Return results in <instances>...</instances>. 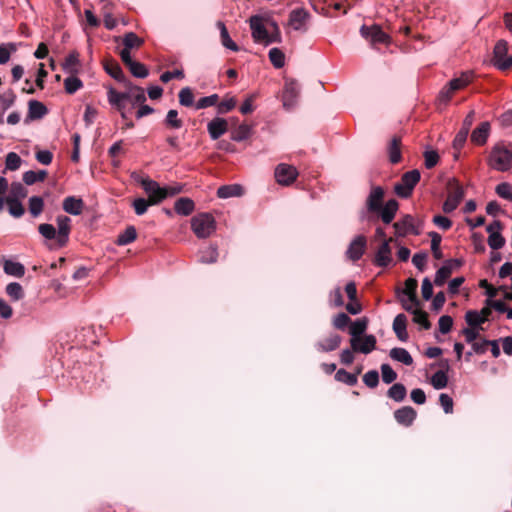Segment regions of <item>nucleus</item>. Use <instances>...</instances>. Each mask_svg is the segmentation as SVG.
I'll return each mask as SVG.
<instances>
[{
  "label": "nucleus",
  "instance_id": "obj_31",
  "mask_svg": "<svg viewBox=\"0 0 512 512\" xmlns=\"http://www.w3.org/2000/svg\"><path fill=\"white\" fill-rule=\"evenodd\" d=\"M47 114L46 106L37 101L30 100L28 103V117L32 120L41 119Z\"/></svg>",
  "mask_w": 512,
  "mask_h": 512
},
{
  "label": "nucleus",
  "instance_id": "obj_9",
  "mask_svg": "<svg viewBox=\"0 0 512 512\" xmlns=\"http://www.w3.org/2000/svg\"><path fill=\"white\" fill-rule=\"evenodd\" d=\"M274 174L278 184L289 186L296 180L298 171L292 165L281 163L275 168Z\"/></svg>",
  "mask_w": 512,
  "mask_h": 512
},
{
  "label": "nucleus",
  "instance_id": "obj_54",
  "mask_svg": "<svg viewBox=\"0 0 512 512\" xmlns=\"http://www.w3.org/2000/svg\"><path fill=\"white\" fill-rule=\"evenodd\" d=\"M64 87H65V91L68 94H74L80 88L83 87V83H82V81L78 77H75V76L72 75L70 77H67L64 80Z\"/></svg>",
  "mask_w": 512,
  "mask_h": 512
},
{
  "label": "nucleus",
  "instance_id": "obj_41",
  "mask_svg": "<svg viewBox=\"0 0 512 512\" xmlns=\"http://www.w3.org/2000/svg\"><path fill=\"white\" fill-rule=\"evenodd\" d=\"M6 204L8 205V212L14 218H20L24 215L25 209L20 201L15 198H6Z\"/></svg>",
  "mask_w": 512,
  "mask_h": 512
},
{
  "label": "nucleus",
  "instance_id": "obj_3",
  "mask_svg": "<svg viewBox=\"0 0 512 512\" xmlns=\"http://www.w3.org/2000/svg\"><path fill=\"white\" fill-rule=\"evenodd\" d=\"M447 199L442 209L445 213L453 212L465 196L464 188L456 178H450L446 184Z\"/></svg>",
  "mask_w": 512,
  "mask_h": 512
},
{
  "label": "nucleus",
  "instance_id": "obj_52",
  "mask_svg": "<svg viewBox=\"0 0 512 512\" xmlns=\"http://www.w3.org/2000/svg\"><path fill=\"white\" fill-rule=\"evenodd\" d=\"M27 193L28 191L22 183L13 182L11 184L10 194L6 198H15L17 201H20V199H23L27 196Z\"/></svg>",
  "mask_w": 512,
  "mask_h": 512
},
{
  "label": "nucleus",
  "instance_id": "obj_37",
  "mask_svg": "<svg viewBox=\"0 0 512 512\" xmlns=\"http://www.w3.org/2000/svg\"><path fill=\"white\" fill-rule=\"evenodd\" d=\"M406 394V387L402 383H394L387 391V396L395 402H402Z\"/></svg>",
  "mask_w": 512,
  "mask_h": 512
},
{
  "label": "nucleus",
  "instance_id": "obj_21",
  "mask_svg": "<svg viewBox=\"0 0 512 512\" xmlns=\"http://www.w3.org/2000/svg\"><path fill=\"white\" fill-rule=\"evenodd\" d=\"M368 320L367 318H359L351 323L349 327V333L351 335L350 345L354 346L355 342H360V337L364 335L367 330Z\"/></svg>",
  "mask_w": 512,
  "mask_h": 512
},
{
  "label": "nucleus",
  "instance_id": "obj_45",
  "mask_svg": "<svg viewBox=\"0 0 512 512\" xmlns=\"http://www.w3.org/2000/svg\"><path fill=\"white\" fill-rule=\"evenodd\" d=\"M47 176V172L45 170L33 171L29 170L23 174V181L26 185H33L38 181H44Z\"/></svg>",
  "mask_w": 512,
  "mask_h": 512
},
{
  "label": "nucleus",
  "instance_id": "obj_39",
  "mask_svg": "<svg viewBox=\"0 0 512 512\" xmlns=\"http://www.w3.org/2000/svg\"><path fill=\"white\" fill-rule=\"evenodd\" d=\"M28 209L32 217L36 218L43 212L44 201L40 196H31L28 200Z\"/></svg>",
  "mask_w": 512,
  "mask_h": 512
},
{
  "label": "nucleus",
  "instance_id": "obj_64",
  "mask_svg": "<svg viewBox=\"0 0 512 512\" xmlns=\"http://www.w3.org/2000/svg\"><path fill=\"white\" fill-rule=\"evenodd\" d=\"M497 195L505 200L512 202V185L508 182H502L496 186Z\"/></svg>",
  "mask_w": 512,
  "mask_h": 512
},
{
  "label": "nucleus",
  "instance_id": "obj_46",
  "mask_svg": "<svg viewBox=\"0 0 512 512\" xmlns=\"http://www.w3.org/2000/svg\"><path fill=\"white\" fill-rule=\"evenodd\" d=\"M164 123L171 129H180L183 126V121L178 117V111L175 109L167 112Z\"/></svg>",
  "mask_w": 512,
  "mask_h": 512
},
{
  "label": "nucleus",
  "instance_id": "obj_23",
  "mask_svg": "<svg viewBox=\"0 0 512 512\" xmlns=\"http://www.w3.org/2000/svg\"><path fill=\"white\" fill-rule=\"evenodd\" d=\"M126 88V101H131L133 104H142L146 101L143 88L133 85L128 81L126 82Z\"/></svg>",
  "mask_w": 512,
  "mask_h": 512
},
{
  "label": "nucleus",
  "instance_id": "obj_29",
  "mask_svg": "<svg viewBox=\"0 0 512 512\" xmlns=\"http://www.w3.org/2000/svg\"><path fill=\"white\" fill-rule=\"evenodd\" d=\"M216 25L220 31L221 44L231 51H239V46L231 39L225 24L222 21H218Z\"/></svg>",
  "mask_w": 512,
  "mask_h": 512
},
{
  "label": "nucleus",
  "instance_id": "obj_12",
  "mask_svg": "<svg viewBox=\"0 0 512 512\" xmlns=\"http://www.w3.org/2000/svg\"><path fill=\"white\" fill-rule=\"evenodd\" d=\"M393 242V238L384 239L382 244L379 246L374 257V264L378 267L385 268L389 266L392 261V249L390 243Z\"/></svg>",
  "mask_w": 512,
  "mask_h": 512
},
{
  "label": "nucleus",
  "instance_id": "obj_47",
  "mask_svg": "<svg viewBox=\"0 0 512 512\" xmlns=\"http://www.w3.org/2000/svg\"><path fill=\"white\" fill-rule=\"evenodd\" d=\"M269 60L275 68H282L285 65V55L279 48H271L269 53Z\"/></svg>",
  "mask_w": 512,
  "mask_h": 512
},
{
  "label": "nucleus",
  "instance_id": "obj_43",
  "mask_svg": "<svg viewBox=\"0 0 512 512\" xmlns=\"http://www.w3.org/2000/svg\"><path fill=\"white\" fill-rule=\"evenodd\" d=\"M136 237V229L133 226H129L121 234H119L116 243L120 246L128 245L132 243Z\"/></svg>",
  "mask_w": 512,
  "mask_h": 512
},
{
  "label": "nucleus",
  "instance_id": "obj_44",
  "mask_svg": "<svg viewBox=\"0 0 512 512\" xmlns=\"http://www.w3.org/2000/svg\"><path fill=\"white\" fill-rule=\"evenodd\" d=\"M431 385L436 390L443 389L448 384V377L445 370H439L435 372L430 379Z\"/></svg>",
  "mask_w": 512,
  "mask_h": 512
},
{
  "label": "nucleus",
  "instance_id": "obj_26",
  "mask_svg": "<svg viewBox=\"0 0 512 512\" xmlns=\"http://www.w3.org/2000/svg\"><path fill=\"white\" fill-rule=\"evenodd\" d=\"M84 208V202L81 198L68 196L63 200V210L71 215H80Z\"/></svg>",
  "mask_w": 512,
  "mask_h": 512
},
{
  "label": "nucleus",
  "instance_id": "obj_4",
  "mask_svg": "<svg viewBox=\"0 0 512 512\" xmlns=\"http://www.w3.org/2000/svg\"><path fill=\"white\" fill-rule=\"evenodd\" d=\"M140 184L148 195V200L151 204L156 205L166 199L169 195H174L180 191V189L168 191L167 188L161 187L158 182L150 178H141Z\"/></svg>",
  "mask_w": 512,
  "mask_h": 512
},
{
  "label": "nucleus",
  "instance_id": "obj_14",
  "mask_svg": "<svg viewBox=\"0 0 512 512\" xmlns=\"http://www.w3.org/2000/svg\"><path fill=\"white\" fill-rule=\"evenodd\" d=\"M57 222V247L62 248L66 246L69 241L71 231V219L68 216H58Z\"/></svg>",
  "mask_w": 512,
  "mask_h": 512
},
{
  "label": "nucleus",
  "instance_id": "obj_30",
  "mask_svg": "<svg viewBox=\"0 0 512 512\" xmlns=\"http://www.w3.org/2000/svg\"><path fill=\"white\" fill-rule=\"evenodd\" d=\"M79 66V54L77 52H71L68 54L64 63L62 64L64 72L71 75L77 74L79 72Z\"/></svg>",
  "mask_w": 512,
  "mask_h": 512
},
{
  "label": "nucleus",
  "instance_id": "obj_16",
  "mask_svg": "<svg viewBox=\"0 0 512 512\" xmlns=\"http://www.w3.org/2000/svg\"><path fill=\"white\" fill-rule=\"evenodd\" d=\"M309 18V13L303 8H297L289 14V26L295 31H306V22Z\"/></svg>",
  "mask_w": 512,
  "mask_h": 512
},
{
  "label": "nucleus",
  "instance_id": "obj_17",
  "mask_svg": "<svg viewBox=\"0 0 512 512\" xmlns=\"http://www.w3.org/2000/svg\"><path fill=\"white\" fill-rule=\"evenodd\" d=\"M366 237L364 235H357L350 243L347 249V256L352 261H358L364 254L366 248Z\"/></svg>",
  "mask_w": 512,
  "mask_h": 512
},
{
  "label": "nucleus",
  "instance_id": "obj_35",
  "mask_svg": "<svg viewBox=\"0 0 512 512\" xmlns=\"http://www.w3.org/2000/svg\"><path fill=\"white\" fill-rule=\"evenodd\" d=\"M218 259V249L214 245H210L199 251V261L205 264L215 263Z\"/></svg>",
  "mask_w": 512,
  "mask_h": 512
},
{
  "label": "nucleus",
  "instance_id": "obj_63",
  "mask_svg": "<svg viewBox=\"0 0 512 512\" xmlns=\"http://www.w3.org/2000/svg\"><path fill=\"white\" fill-rule=\"evenodd\" d=\"M259 94L257 92L249 94L240 106V112L244 115L250 114L254 111L253 102L257 99Z\"/></svg>",
  "mask_w": 512,
  "mask_h": 512
},
{
  "label": "nucleus",
  "instance_id": "obj_13",
  "mask_svg": "<svg viewBox=\"0 0 512 512\" xmlns=\"http://www.w3.org/2000/svg\"><path fill=\"white\" fill-rule=\"evenodd\" d=\"M361 36L369 41L372 45L386 43L388 35L377 25H363L360 29Z\"/></svg>",
  "mask_w": 512,
  "mask_h": 512
},
{
  "label": "nucleus",
  "instance_id": "obj_33",
  "mask_svg": "<svg viewBox=\"0 0 512 512\" xmlns=\"http://www.w3.org/2000/svg\"><path fill=\"white\" fill-rule=\"evenodd\" d=\"M194 202L190 198L182 197L179 198L174 204V210L177 214L188 216L194 210Z\"/></svg>",
  "mask_w": 512,
  "mask_h": 512
},
{
  "label": "nucleus",
  "instance_id": "obj_2",
  "mask_svg": "<svg viewBox=\"0 0 512 512\" xmlns=\"http://www.w3.org/2000/svg\"><path fill=\"white\" fill-rule=\"evenodd\" d=\"M489 167L493 170L506 172L512 167V150L503 142L496 143L487 159Z\"/></svg>",
  "mask_w": 512,
  "mask_h": 512
},
{
  "label": "nucleus",
  "instance_id": "obj_36",
  "mask_svg": "<svg viewBox=\"0 0 512 512\" xmlns=\"http://www.w3.org/2000/svg\"><path fill=\"white\" fill-rule=\"evenodd\" d=\"M3 269L6 274L14 277H22L25 274V267L13 260H4Z\"/></svg>",
  "mask_w": 512,
  "mask_h": 512
},
{
  "label": "nucleus",
  "instance_id": "obj_34",
  "mask_svg": "<svg viewBox=\"0 0 512 512\" xmlns=\"http://www.w3.org/2000/svg\"><path fill=\"white\" fill-rule=\"evenodd\" d=\"M389 355L393 360L398 361L404 365L410 366L413 364V358L405 348H392Z\"/></svg>",
  "mask_w": 512,
  "mask_h": 512
},
{
  "label": "nucleus",
  "instance_id": "obj_19",
  "mask_svg": "<svg viewBox=\"0 0 512 512\" xmlns=\"http://www.w3.org/2000/svg\"><path fill=\"white\" fill-rule=\"evenodd\" d=\"M417 413L411 406H404L394 412V418L400 425L411 426L416 419Z\"/></svg>",
  "mask_w": 512,
  "mask_h": 512
},
{
  "label": "nucleus",
  "instance_id": "obj_7",
  "mask_svg": "<svg viewBox=\"0 0 512 512\" xmlns=\"http://www.w3.org/2000/svg\"><path fill=\"white\" fill-rule=\"evenodd\" d=\"M507 53L508 42L502 39L497 41L493 50V65L501 71L512 68V55Z\"/></svg>",
  "mask_w": 512,
  "mask_h": 512
},
{
  "label": "nucleus",
  "instance_id": "obj_32",
  "mask_svg": "<svg viewBox=\"0 0 512 512\" xmlns=\"http://www.w3.org/2000/svg\"><path fill=\"white\" fill-rule=\"evenodd\" d=\"M389 160L392 164H396L401 160V139L393 137L387 148Z\"/></svg>",
  "mask_w": 512,
  "mask_h": 512
},
{
  "label": "nucleus",
  "instance_id": "obj_49",
  "mask_svg": "<svg viewBox=\"0 0 512 512\" xmlns=\"http://www.w3.org/2000/svg\"><path fill=\"white\" fill-rule=\"evenodd\" d=\"M6 293L13 301H19L24 297L23 288L17 282L9 283L6 286Z\"/></svg>",
  "mask_w": 512,
  "mask_h": 512
},
{
  "label": "nucleus",
  "instance_id": "obj_57",
  "mask_svg": "<svg viewBox=\"0 0 512 512\" xmlns=\"http://www.w3.org/2000/svg\"><path fill=\"white\" fill-rule=\"evenodd\" d=\"M22 159L15 152H9L6 155L5 167L7 170L16 171L20 168Z\"/></svg>",
  "mask_w": 512,
  "mask_h": 512
},
{
  "label": "nucleus",
  "instance_id": "obj_18",
  "mask_svg": "<svg viewBox=\"0 0 512 512\" xmlns=\"http://www.w3.org/2000/svg\"><path fill=\"white\" fill-rule=\"evenodd\" d=\"M491 133V125L488 121L481 122L472 132H471V142L478 146H483L487 143V140Z\"/></svg>",
  "mask_w": 512,
  "mask_h": 512
},
{
  "label": "nucleus",
  "instance_id": "obj_8",
  "mask_svg": "<svg viewBox=\"0 0 512 512\" xmlns=\"http://www.w3.org/2000/svg\"><path fill=\"white\" fill-rule=\"evenodd\" d=\"M396 237H405L408 234L419 235L420 227L417 226L414 217L410 214L404 215L401 219L393 223Z\"/></svg>",
  "mask_w": 512,
  "mask_h": 512
},
{
  "label": "nucleus",
  "instance_id": "obj_61",
  "mask_svg": "<svg viewBox=\"0 0 512 512\" xmlns=\"http://www.w3.org/2000/svg\"><path fill=\"white\" fill-rule=\"evenodd\" d=\"M382 381L386 384H391L397 379V373L392 369L389 364H382L381 367Z\"/></svg>",
  "mask_w": 512,
  "mask_h": 512
},
{
  "label": "nucleus",
  "instance_id": "obj_59",
  "mask_svg": "<svg viewBox=\"0 0 512 512\" xmlns=\"http://www.w3.org/2000/svg\"><path fill=\"white\" fill-rule=\"evenodd\" d=\"M15 51L16 45L14 43L0 44V65L6 64L10 59L11 53Z\"/></svg>",
  "mask_w": 512,
  "mask_h": 512
},
{
  "label": "nucleus",
  "instance_id": "obj_48",
  "mask_svg": "<svg viewBox=\"0 0 512 512\" xmlns=\"http://www.w3.org/2000/svg\"><path fill=\"white\" fill-rule=\"evenodd\" d=\"M144 43V40L136 35L134 32L126 33L123 37L124 48L131 50L133 48L140 47Z\"/></svg>",
  "mask_w": 512,
  "mask_h": 512
},
{
  "label": "nucleus",
  "instance_id": "obj_5",
  "mask_svg": "<svg viewBox=\"0 0 512 512\" xmlns=\"http://www.w3.org/2000/svg\"><path fill=\"white\" fill-rule=\"evenodd\" d=\"M191 228L198 238H207L216 230L215 219L208 213L196 215L191 219Z\"/></svg>",
  "mask_w": 512,
  "mask_h": 512
},
{
  "label": "nucleus",
  "instance_id": "obj_50",
  "mask_svg": "<svg viewBox=\"0 0 512 512\" xmlns=\"http://www.w3.org/2000/svg\"><path fill=\"white\" fill-rule=\"evenodd\" d=\"M417 286H418V282L416 279L408 278L405 281V288L401 291H398V293L401 295H409V301L413 302L415 300V297H417V295H416Z\"/></svg>",
  "mask_w": 512,
  "mask_h": 512
},
{
  "label": "nucleus",
  "instance_id": "obj_42",
  "mask_svg": "<svg viewBox=\"0 0 512 512\" xmlns=\"http://www.w3.org/2000/svg\"><path fill=\"white\" fill-rule=\"evenodd\" d=\"M465 321L470 327L483 330L481 325L485 323L483 316L476 310H469L465 314Z\"/></svg>",
  "mask_w": 512,
  "mask_h": 512
},
{
  "label": "nucleus",
  "instance_id": "obj_62",
  "mask_svg": "<svg viewBox=\"0 0 512 512\" xmlns=\"http://www.w3.org/2000/svg\"><path fill=\"white\" fill-rule=\"evenodd\" d=\"M218 100H219L218 94H212L209 96L202 97L196 102L195 108L197 110H200V109H205V108L214 106L217 104Z\"/></svg>",
  "mask_w": 512,
  "mask_h": 512
},
{
  "label": "nucleus",
  "instance_id": "obj_6",
  "mask_svg": "<svg viewBox=\"0 0 512 512\" xmlns=\"http://www.w3.org/2000/svg\"><path fill=\"white\" fill-rule=\"evenodd\" d=\"M421 174L419 170L413 169L404 173L399 182L394 186L395 193L401 198H408L411 196L413 189L420 181Z\"/></svg>",
  "mask_w": 512,
  "mask_h": 512
},
{
  "label": "nucleus",
  "instance_id": "obj_55",
  "mask_svg": "<svg viewBox=\"0 0 512 512\" xmlns=\"http://www.w3.org/2000/svg\"><path fill=\"white\" fill-rule=\"evenodd\" d=\"M335 379L343 382L349 386H354L357 383V376L344 369H339L335 374Z\"/></svg>",
  "mask_w": 512,
  "mask_h": 512
},
{
  "label": "nucleus",
  "instance_id": "obj_60",
  "mask_svg": "<svg viewBox=\"0 0 512 512\" xmlns=\"http://www.w3.org/2000/svg\"><path fill=\"white\" fill-rule=\"evenodd\" d=\"M131 74L137 78H146L149 75V71L146 66L140 62L134 61L128 66Z\"/></svg>",
  "mask_w": 512,
  "mask_h": 512
},
{
  "label": "nucleus",
  "instance_id": "obj_15",
  "mask_svg": "<svg viewBox=\"0 0 512 512\" xmlns=\"http://www.w3.org/2000/svg\"><path fill=\"white\" fill-rule=\"evenodd\" d=\"M300 87L299 84L295 80H287L285 82L284 91H283V106L286 109H291L295 106L298 95H299Z\"/></svg>",
  "mask_w": 512,
  "mask_h": 512
},
{
  "label": "nucleus",
  "instance_id": "obj_38",
  "mask_svg": "<svg viewBox=\"0 0 512 512\" xmlns=\"http://www.w3.org/2000/svg\"><path fill=\"white\" fill-rule=\"evenodd\" d=\"M252 133V127L245 123L240 124L237 128L232 130L231 139L236 142H242L250 137Z\"/></svg>",
  "mask_w": 512,
  "mask_h": 512
},
{
  "label": "nucleus",
  "instance_id": "obj_28",
  "mask_svg": "<svg viewBox=\"0 0 512 512\" xmlns=\"http://www.w3.org/2000/svg\"><path fill=\"white\" fill-rule=\"evenodd\" d=\"M243 192V187L240 184L223 185L218 188L217 196L221 199H227L242 196Z\"/></svg>",
  "mask_w": 512,
  "mask_h": 512
},
{
  "label": "nucleus",
  "instance_id": "obj_51",
  "mask_svg": "<svg viewBox=\"0 0 512 512\" xmlns=\"http://www.w3.org/2000/svg\"><path fill=\"white\" fill-rule=\"evenodd\" d=\"M471 81L470 74L463 73L460 77L454 78L448 82V85L450 86V90H453L454 92L466 87Z\"/></svg>",
  "mask_w": 512,
  "mask_h": 512
},
{
  "label": "nucleus",
  "instance_id": "obj_20",
  "mask_svg": "<svg viewBox=\"0 0 512 512\" xmlns=\"http://www.w3.org/2000/svg\"><path fill=\"white\" fill-rule=\"evenodd\" d=\"M227 129V121L219 117L212 119L207 125V130L212 140L219 139L227 132Z\"/></svg>",
  "mask_w": 512,
  "mask_h": 512
},
{
  "label": "nucleus",
  "instance_id": "obj_56",
  "mask_svg": "<svg viewBox=\"0 0 512 512\" xmlns=\"http://www.w3.org/2000/svg\"><path fill=\"white\" fill-rule=\"evenodd\" d=\"M38 232L46 239V240H55L57 244V233L56 228L52 224L43 223L38 226Z\"/></svg>",
  "mask_w": 512,
  "mask_h": 512
},
{
  "label": "nucleus",
  "instance_id": "obj_24",
  "mask_svg": "<svg viewBox=\"0 0 512 512\" xmlns=\"http://www.w3.org/2000/svg\"><path fill=\"white\" fill-rule=\"evenodd\" d=\"M342 342V338L338 334H331L329 337L315 344V348L319 352H330L336 350Z\"/></svg>",
  "mask_w": 512,
  "mask_h": 512
},
{
  "label": "nucleus",
  "instance_id": "obj_25",
  "mask_svg": "<svg viewBox=\"0 0 512 512\" xmlns=\"http://www.w3.org/2000/svg\"><path fill=\"white\" fill-rule=\"evenodd\" d=\"M393 331L396 334L397 338L405 342L408 339L407 333V317L405 314H398L393 320Z\"/></svg>",
  "mask_w": 512,
  "mask_h": 512
},
{
  "label": "nucleus",
  "instance_id": "obj_53",
  "mask_svg": "<svg viewBox=\"0 0 512 512\" xmlns=\"http://www.w3.org/2000/svg\"><path fill=\"white\" fill-rule=\"evenodd\" d=\"M429 237L431 238V250L435 259H442L443 254L440 251L441 235L437 232H430Z\"/></svg>",
  "mask_w": 512,
  "mask_h": 512
},
{
  "label": "nucleus",
  "instance_id": "obj_1",
  "mask_svg": "<svg viewBox=\"0 0 512 512\" xmlns=\"http://www.w3.org/2000/svg\"><path fill=\"white\" fill-rule=\"evenodd\" d=\"M399 203L396 199L385 201V190L379 185H372L365 199L363 207L358 212L361 222H372L380 219L384 224H391L394 220Z\"/></svg>",
  "mask_w": 512,
  "mask_h": 512
},
{
  "label": "nucleus",
  "instance_id": "obj_27",
  "mask_svg": "<svg viewBox=\"0 0 512 512\" xmlns=\"http://www.w3.org/2000/svg\"><path fill=\"white\" fill-rule=\"evenodd\" d=\"M107 98L109 104L116 110H123L126 108V91L118 92L114 88H109Z\"/></svg>",
  "mask_w": 512,
  "mask_h": 512
},
{
  "label": "nucleus",
  "instance_id": "obj_10",
  "mask_svg": "<svg viewBox=\"0 0 512 512\" xmlns=\"http://www.w3.org/2000/svg\"><path fill=\"white\" fill-rule=\"evenodd\" d=\"M265 17L261 15H253L249 19L252 37L255 42L265 44L268 39L269 32L264 26Z\"/></svg>",
  "mask_w": 512,
  "mask_h": 512
},
{
  "label": "nucleus",
  "instance_id": "obj_40",
  "mask_svg": "<svg viewBox=\"0 0 512 512\" xmlns=\"http://www.w3.org/2000/svg\"><path fill=\"white\" fill-rule=\"evenodd\" d=\"M106 72L118 82H127L126 76L117 62H110L105 65Z\"/></svg>",
  "mask_w": 512,
  "mask_h": 512
},
{
  "label": "nucleus",
  "instance_id": "obj_58",
  "mask_svg": "<svg viewBox=\"0 0 512 512\" xmlns=\"http://www.w3.org/2000/svg\"><path fill=\"white\" fill-rule=\"evenodd\" d=\"M178 97L179 103L182 106L190 107L194 104V95L190 87L182 88L178 94Z\"/></svg>",
  "mask_w": 512,
  "mask_h": 512
},
{
  "label": "nucleus",
  "instance_id": "obj_22",
  "mask_svg": "<svg viewBox=\"0 0 512 512\" xmlns=\"http://www.w3.org/2000/svg\"><path fill=\"white\" fill-rule=\"evenodd\" d=\"M376 337L372 334H365L363 338L360 337V342H355L354 346H351L354 352H360L363 354H369L376 348Z\"/></svg>",
  "mask_w": 512,
  "mask_h": 512
},
{
  "label": "nucleus",
  "instance_id": "obj_11",
  "mask_svg": "<svg viewBox=\"0 0 512 512\" xmlns=\"http://www.w3.org/2000/svg\"><path fill=\"white\" fill-rule=\"evenodd\" d=\"M462 261L459 259L446 260L443 265L436 271L434 283L436 286H442L450 277L453 270L461 267Z\"/></svg>",
  "mask_w": 512,
  "mask_h": 512
}]
</instances>
